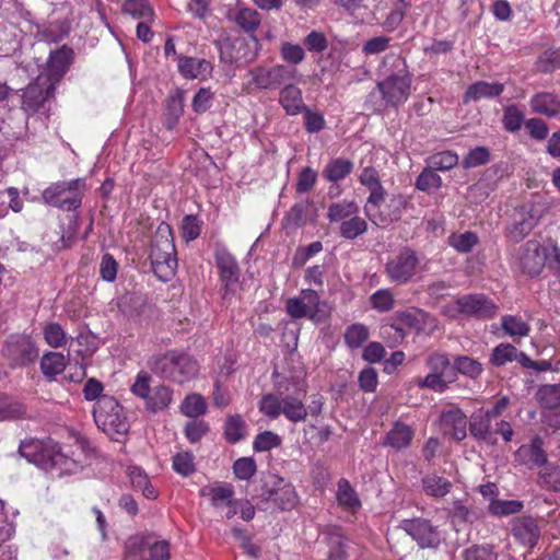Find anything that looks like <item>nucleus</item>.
<instances>
[{"mask_svg": "<svg viewBox=\"0 0 560 560\" xmlns=\"http://www.w3.org/2000/svg\"><path fill=\"white\" fill-rule=\"evenodd\" d=\"M539 483L548 490L560 491V469L548 463L544 465L539 471Z\"/></svg>", "mask_w": 560, "mask_h": 560, "instance_id": "052dcab7", "label": "nucleus"}, {"mask_svg": "<svg viewBox=\"0 0 560 560\" xmlns=\"http://www.w3.org/2000/svg\"><path fill=\"white\" fill-rule=\"evenodd\" d=\"M368 231V223L358 214L343 220L339 226L340 235L346 240H354Z\"/></svg>", "mask_w": 560, "mask_h": 560, "instance_id": "37998d69", "label": "nucleus"}, {"mask_svg": "<svg viewBox=\"0 0 560 560\" xmlns=\"http://www.w3.org/2000/svg\"><path fill=\"white\" fill-rule=\"evenodd\" d=\"M35 465L46 470L58 468L61 471H70L75 467V462L62 453L58 443L49 439L44 442L39 455L35 458Z\"/></svg>", "mask_w": 560, "mask_h": 560, "instance_id": "dca6fc26", "label": "nucleus"}, {"mask_svg": "<svg viewBox=\"0 0 560 560\" xmlns=\"http://www.w3.org/2000/svg\"><path fill=\"white\" fill-rule=\"evenodd\" d=\"M457 311L477 318H491L498 311V306L483 294H467L456 300Z\"/></svg>", "mask_w": 560, "mask_h": 560, "instance_id": "f3484780", "label": "nucleus"}, {"mask_svg": "<svg viewBox=\"0 0 560 560\" xmlns=\"http://www.w3.org/2000/svg\"><path fill=\"white\" fill-rule=\"evenodd\" d=\"M258 407L264 416L277 419L282 413V398L273 394H265L260 398Z\"/></svg>", "mask_w": 560, "mask_h": 560, "instance_id": "6e6d98bb", "label": "nucleus"}, {"mask_svg": "<svg viewBox=\"0 0 560 560\" xmlns=\"http://www.w3.org/2000/svg\"><path fill=\"white\" fill-rule=\"evenodd\" d=\"M230 20L246 33H254L259 28L261 23L259 12L249 7H237L236 10L230 14Z\"/></svg>", "mask_w": 560, "mask_h": 560, "instance_id": "c85d7f7f", "label": "nucleus"}, {"mask_svg": "<svg viewBox=\"0 0 560 560\" xmlns=\"http://www.w3.org/2000/svg\"><path fill=\"white\" fill-rule=\"evenodd\" d=\"M370 337L369 328L360 323H355L346 328L343 338L345 343L350 349H359Z\"/></svg>", "mask_w": 560, "mask_h": 560, "instance_id": "a18cd8bd", "label": "nucleus"}, {"mask_svg": "<svg viewBox=\"0 0 560 560\" xmlns=\"http://www.w3.org/2000/svg\"><path fill=\"white\" fill-rule=\"evenodd\" d=\"M381 80L376 89L382 95L383 103L374 107L375 112H382L385 107L397 108L406 103L411 94L412 73L406 59L395 52L384 56L378 68Z\"/></svg>", "mask_w": 560, "mask_h": 560, "instance_id": "f257e3e1", "label": "nucleus"}, {"mask_svg": "<svg viewBox=\"0 0 560 560\" xmlns=\"http://www.w3.org/2000/svg\"><path fill=\"white\" fill-rule=\"evenodd\" d=\"M406 11L407 3L404 0H397L383 22V27L388 32L396 30L402 22Z\"/></svg>", "mask_w": 560, "mask_h": 560, "instance_id": "e2e57ef3", "label": "nucleus"}, {"mask_svg": "<svg viewBox=\"0 0 560 560\" xmlns=\"http://www.w3.org/2000/svg\"><path fill=\"white\" fill-rule=\"evenodd\" d=\"M501 326L504 332L512 337H525L529 334V326L520 317L505 315L501 319Z\"/></svg>", "mask_w": 560, "mask_h": 560, "instance_id": "3c124183", "label": "nucleus"}, {"mask_svg": "<svg viewBox=\"0 0 560 560\" xmlns=\"http://www.w3.org/2000/svg\"><path fill=\"white\" fill-rule=\"evenodd\" d=\"M214 258L219 269L222 299L231 301L241 291L238 264L226 247L220 244L215 245Z\"/></svg>", "mask_w": 560, "mask_h": 560, "instance_id": "0eeeda50", "label": "nucleus"}, {"mask_svg": "<svg viewBox=\"0 0 560 560\" xmlns=\"http://www.w3.org/2000/svg\"><path fill=\"white\" fill-rule=\"evenodd\" d=\"M43 335L45 341L51 348L63 347L67 342V335L58 323H48L44 326Z\"/></svg>", "mask_w": 560, "mask_h": 560, "instance_id": "4d7b16f0", "label": "nucleus"}, {"mask_svg": "<svg viewBox=\"0 0 560 560\" xmlns=\"http://www.w3.org/2000/svg\"><path fill=\"white\" fill-rule=\"evenodd\" d=\"M151 535L136 534L130 536L124 545V555L127 558L139 556L145 548H148Z\"/></svg>", "mask_w": 560, "mask_h": 560, "instance_id": "bf43d9fd", "label": "nucleus"}, {"mask_svg": "<svg viewBox=\"0 0 560 560\" xmlns=\"http://www.w3.org/2000/svg\"><path fill=\"white\" fill-rule=\"evenodd\" d=\"M479 513L475 510L469 509L462 501L456 500L453 502L452 509V521L454 524L457 523H474L478 520Z\"/></svg>", "mask_w": 560, "mask_h": 560, "instance_id": "774afa93", "label": "nucleus"}, {"mask_svg": "<svg viewBox=\"0 0 560 560\" xmlns=\"http://www.w3.org/2000/svg\"><path fill=\"white\" fill-rule=\"evenodd\" d=\"M337 500L340 505L352 511L361 506L357 492L347 479H340L338 482Z\"/></svg>", "mask_w": 560, "mask_h": 560, "instance_id": "c03bdc74", "label": "nucleus"}, {"mask_svg": "<svg viewBox=\"0 0 560 560\" xmlns=\"http://www.w3.org/2000/svg\"><path fill=\"white\" fill-rule=\"evenodd\" d=\"M510 535L522 547L533 549L541 536V527L533 516H517L510 522Z\"/></svg>", "mask_w": 560, "mask_h": 560, "instance_id": "2eb2a0df", "label": "nucleus"}, {"mask_svg": "<svg viewBox=\"0 0 560 560\" xmlns=\"http://www.w3.org/2000/svg\"><path fill=\"white\" fill-rule=\"evenodd\" d=\"M504 91V84L494 82L489 83L486 81H479L471 84L465 92L464 102L479 101L481 98H490L499 96Z\"/></svg>", "mask_w": 560, "mask_h": 560, "instance_id": "c756f323", "label": "nucleus"}, {"mask_svg": "<svg viewBox=\"0 0 560 560\" xmlns=\"http://www.w3.org/2000/svg\"><path fill=\"white\" fill-rule=\"evenodd\" d=\"M73 50L68 46L51 51L47 61V67L40 75H47L52 83L58 84L72 62Z\"/></svg>", "mask_w": 560, "mask_h": 560, "instance_id": "412c9836", "label": "nucleus"}, {"mask_svg": "<svg viewBox=\"0 0 560 560\" xmlns=\"http://www.w3.org/2000/svg\"><path fill=\"white\" fill-rule=\"evenodd\" d=\"M93 418L98 429L114 440L116 435H125L129 431V423L122 407L112 396L98 398L93 408Z\"/></svg>", "mask_w": 560, "mask_h": 560, "instance_id": "20e7f679", "label": "nucleus"}, {"mask_svg": "<svg viewBox=\"0 0 560 560\" xmlns=\"http://www.w3.org/2000/svg\"><path fill=\"white\" fill-rule=\"evenodd\" d=\"M185 92L176 90L175 93L168 96L166 104V112L164 114V126L167 129H173L184 112Z\"/></svg>", "mask_w": 560, "mask_h": 560, "instance_id": "2f4dec72", "label": "nucleus"}, {"mask_svg": "<svg viewBox=\"0 0 560 560\" xmlns=\"http://www.w3.org/2000/svg\"><path fill=\"white\" fill-rule=\"evenodd\" d=\"M85 191V178H74L51 184L43 191L42 197L49 206L63 211H73L81 207Z\"/></svg>", "mask_w": 560, "mask_h": 560, "instance_id": "39448f33", "label": "nucleus"}, {"mask_svg": "<svg viewBox=\"0 0 560 560\" xmlns=\"http://www.w3.org/2000/svg\"><path fill=\"white\" fill-rule=\"evenodd\" d=\"M171 402L172 390L168 387L161 385L151 390L149 398L145 400V407L149 410L156 412L167 408Z\"/></svg>", "mask_w": 560, "mask_h": 560, "instance_id": "79ce46f5", "label": "nucleus"}, {"mask_svg": "<svg viewBox=\"0 0 560 560\" xmlns=\"http://www.w3.org/2000/svg\"><path fill=\"white\" fill-rule=\"evenodd\" d=\"M491 421L492 419L487 416L483 410L474 413L469 421V431L471 436L488 444H495L497 439L493 438Z\"/></svg>", "mask_w": 560, "mask_h": 560, "instance_id": "cd10ccee", "label": "nucleus"}, {"mask_svg": "<svg viewBox=\"0 0 560 560\" xmlns=\"http://www.w3.org/2000/svg\"><path fill=\"white\" fill-rule=\"evenodd\" d=\"M198 361L187 352L167 351L153 362L152 370L161 377L185 384L199 373Z\"/></svg>", "mask_w": 560, "mask_h": 560, "instance_id": "f03ea898", "label": "nucleus"}, {"mask_svg": "<svg viewBox=\"0 0 560 560\" xmlns=\"http://www.w3.org/2000/svg\"><path fill=\"white\" fill-rule=\"evenodd\" d=\"M322 544L325 545V557L322 560H348L351 544L340 528L331 527L322 534Z\"/></svg>", "mask_w": 560, "mask_h": 560, "instance_id": "a211bd4d", "label": "nucleus"}, {"mask_svg": "<svg viewBox=\"0 0 560 560\" xmlns=\"http://www.w3.org/2000/svg\"><path fill=\"white\" fill-rule=\"evenodd\" d=\"M413 438L411 428L404 423H395L386 434V444L395 450H401L409 446Z\"/></svg>", "mask_w": 560, "mask_h": 560, "instance_id": "c9c22d12", "label": "nucleus"}, {"mask_svg": "<svg viewBox=\"0 0 560 560\" xmlns=\"http://www.w3.org/2000/svg\"><path fill=\"white\" fill-rule=\"evenodd\" d=\"M279 101L289 115H296L305 108L301 90L292 83L284 85Z\"/></svg>", "mask_w": 560, "mask_h": 560, "instance_id": "473e14b6", "label": "nucleus"}, {"mask_svg": "<svg viewBox=\"0 0 560 560\" xmlns=\"http://www.w3.org/2000/svg\"><path fill=\"white\" fill-rule=\"evenodd\" d=\"M517 359L518 352L514 346L510 343H500L492 350L490 362L492 365L502 366L508 362H512Z\"/></svg>", "mask_w": 560, "mask_h": 560, "instance_id": "864d4df0", "label": "nucleus"}, {"mask_svg": "<svg viewBox=\"0 0 560 560\" xmlns=\"http://www.w3.org/2000/svg\"><path fill=\"white\" fill-rule=\"evenodd\" d=\"M399 527L422 549H436L442 541L439 527L427 518L402 520Z\"/></svg>", "mask_w": 560, "mask_h": 560, "instance_id": "9b49d317", "label": "nucleus"}, {"mask_svg": "<svg viewBox=\"0 0 560 560\" xmlns=\"http://www.w3.org/2000/svg\"><path fill=\"white\" fill-rule=\"evenodd\" d=\"M407 200L402 195L392 196L386 205L385 210L377 211L372 222L378 226H387L400 219L406 209Z\"/></svg>", "mask_w": 560, "mask_h": 560, "instance_id": "a878e982", "label": "nucleus"}, {"mask_svg": "<svg viewBox=\"0 0 560 560\" xmlns=\"http://www.w3.org/2000/svg\"><path fill=\"white\" fill-rule=\"evenodd\" d=\"M529 106L535 114L544 115L549 118L560 114V98L549 92L536 93L529 101Z\"/></svg>", "mask_w": 560, "mask_h": 560, "instance_id": "bb28decb", "label": "nucleus"}, {"mask_svg": "<svg viewBox=\"0 0 560 560\" xmlns=\"http://www.w3.org/2000/svg\"><path fill=\"white\" fill-rule=\"evenodd\" d=\"M525 115L515 105H510L504 108L502 124L505 130L510 132H516L522 128L524 124Z\"/></svg>", "mask_w": 560, "mask_h": 560, "instance_id": "13d9d810", "label": "nucleus"}, {"mask_svg": "<svg viewBox=\"0 0 560 560\" xmlns=\"http://www.w3.org/2000/svg\"><path fill=\"white\" fill-rule=\"evenodd\" d=\"M441 424L445 434H448L456 441H463L467 436V417L462 409L452 407L442 411Z\"/></svg>", "mask_w": 560, "mask_h": 560, "instance_id": "4be33fe9", "label": "nucleus"}, {"mask_svg": "<svg viewBox=\"0 0 560 560\" xmlns=\"http://www.w3.org/2000/svg\"><path fill=\"white\" fill-rule=\"evenodd\" d=\"M254 84L259 89H277L296 80L298 70L292 66L277 65L271 68L257 67L250 70Z\"/></svg>", "mask_w": 560, "mask_h": 560, "instance_id": "ddd939ff", "label": "nucleus"}, {"mask_svg": "<svg viewBox=\"0 0 560 560\" xmlns=\"http://www.w3.org/2000/svg\"><path fill=\"white\" fill-rule=\"evenodd\" d=\"M56 85L47 75L38 74L23 92L22 109L27 115L38 113L45 103L52 97Z\"/></svg>", "mask_w": 560, "mask_h": 560, "instance_id": "f8f14e48", "label": "nucleus"}, {"mask_svg": "<svg viewBox=\"0 0 560 560\" xmlns=\"http://www.w3.org/2000/svg\"><path fill=\"white\" fill-rule=\"evenodd\" d=\"M177 67L186 79H205L212 71L210 61L195 57H177Z\"/></svg>", "mask_w": 560, "mask_h": 560, "instance_id": "393cba45", "label": "nucleus"}, {"mask_svg": "<svg viewBox=\"0 0 560 560\" xmlns=\"http://www.w3.org/2000/svg\"><path fill=\"white\" fill-rule=\"evenodd\" d=\"M370 303L377 312L385 313L394 308L395 300L390 290L380 289L370 296Z\"/></svg>", "mask_w": 560, "mask_h": 560, "instance_id": "680f3d73", "label": "nucleus"}, {"mask_svg": "<svg viewBox=\"0 0 560 560\" xmlns=\"http://www.w3.org/2000/svg\"><path fill=\"white\" fill-rule=\"evenodd\" d=\"M293 423L303 422L307 419L308 409L304 402L295 396L287 395L282 398V413Z\"/></svg>", "mask_w": 560, "mask_h": 560, "instance_id": "72a5a7b5", "label": "nucleus"}, {"mask_svg": "<svg viewBox=\"0 0 560 560\" xmlns=\"http://www.w3.org/2000/svg\"><path fill=\"white\" fill-rule=\"evenodd\" d=\"M537 223L538 217L533 210L521 208L514 213L513 223L509 228L508 235L513 242L518 243L530 233Z\"/></svg>", "mask_w": 560, "mask_h": 560, "instance_id": "5701e85b", "label": "nucleus"}, {"mask_svg": "<svg viewBox=\"0 0 560 560\" xmlns=\"http://www.w3.org/2000/svg\"><path fill=\"white\" fill-rule=\"evenodd\" d=\"M285 310L294 319L310 318L314 323H320L328 316L326 303L312 289L302 290L299 296L289 299Z\"/></svg>", "mask_w": 560, "mask_h": 560, "instance_id": "6e6552de", "label": "nucleus"}, {"mask_svg": "<svg viewBox=\"0 0 560 560\" xmlns=\"http://www.w3.org/2000/svg\"><path fill=\"white\" fill-rule=\"evenodd\" d=\"M422 487L427 495L440 499L450 493L452 482L444 477L431 474L422 478Z\"/></svg>", "mask_w": 560, "mask_h": 560, "instance_id": "f704fd0d", "label": "nucleus"}, {"mask_svg": "<svg viewBox=\"0 0 560 560\" xmlns=\"http://www.w3.org/2000/svg\"><path fill=\"white\" fill-rule=\"evenodd\" d=\"M246 424L241 416L228 417L224 425V435L230 443H237L245 436Z\"/></svg>", "mask_w": 560, "mask_h": 560, "instance_id": "09e8293b", "label": "nucleus"}, {"mask_svg": "<svg viewBox=\"0 0 560 560\" xmlns=\"http://www.w3.org/2000/svg\"><path fill=\"white\" fill-rule=\"evenodd\" d=\"M427 316L421 310L399 311L394 314L392 320L402 330L409 332L410 329L419 330L421 322Z\"/></svg>", "mask_w": 560, "mask_h": 560, "instance_id": "4c0bfd02", "label": "nucleus"}, {"mask_svg": "<svg viewBox=\"0 0 560 560\" xmlns=\"http://www.w3.org/2000/svg\"><path fill=\"white\" fill-rule=\"evenodd\" d=\"M260 497L266 502H271L282 511L292 510L298 504V494L294 487L283 478L273 477L272 485H265Z\"/></svg>", "mask_w": 560, "mask_h": 560, "instance_id": "4468645a", "label": "nucleus"}, {"mask_svg": "<svg viewBox=\"0 0 560 560\" xmlns=\"http://www.w3.org/2000/svg\"><path fill=\"white\" fill-rule=\"evenodd\" d=\"M542 444V439L535 436L529 444L521 445L514 454L515 462L527 466L529 469L542 467L548 462Z\"/></svg>", "mask_w": 560, "mask_h": 560, "instance_id": "aec40b11", "label": "nucleus"}, {"mask_svg": "<svg viewBox=\"0 0 560 560\" xmlns=\"http://www.w3.org/2000/svg\"><path fill=\"white\" fill-rule=\"evenodd\" d=\"M454 364L459 373L472 378L478 377L482 372L481 363L466 355L457 357Z\"/></svg>", "mask_w": 560, "mask_h": 560, "instance_id": "69168bd1", "label": "nucleus"}, {"mask_svg": "<svg viewBox=\"0 0 560 560\" xmlns=\"http://www.w3.org/2000/svg\"><path fill=\"white\" fill-rule=\"evenodd\" d=\"M536 399L544 408L560 407V384L541 385L536 392Z\"/></svg>", "mask_w": 560, "mask_h": 560, "instance_id": "ea45409f", "label": "nucleus"}, {"mask_svg": "<svg viewBox=\"0 0 560 560\" xmlns=\"http://www.w3.org/2000/svg\"><path fill=\"white\" fill-rule=\"evenodd\" d=\"M523 508V502L518 500H492L489 512L494 516H508L520 513Z\"/></svg>", "mask_w": 560, "mask_h": 560, "instance_id": "8fccbe9b", "label": "nucleus"}, {"mask_svg": "<svg viewBox=\"0 0 560 560\" xmlns=\"http://www.w3.org/2000/svg\"><path fill=\"white\" fill-rule=\"evenodd\" d=\"M380 335L389 347H396L404 341L408 331L402 330L392 322L381 327Z\"/></svg>", "mask_w": 560, "mask_h": 560, "instance_id": "0e129e2a", "label": "nucleus"}, {"mask_svg": "<svg viewBox=\"0 0 560 560\" xmlns=\"http://www.w3.org/2000/svg\"><path fill=\"white\" fill-rule=\"evenodd\" d=\"M174 470L184 476L188 477L195 472L196 467L194 463V455L190 452H182L173 457Z\"/></svg>", "mask_w": 560, "mask_h": 560, "instance_id": "338daca9", "label": "nucleus"}, {"mask_svg": "<svg viewBox=\"0 0 560 560\" xmlns=\"http://www.w3.org/2000/svg\"><path fill=\"white\" fill-rule=\"evenodd\" d=\"M68 359L60 352H47L40 360V369L43 374L48 378H54L56 375L63 372Z\"/></svg>", "mask_w": 560, "mask_h": 560, "instance_id": "e433bc0d", "label": "nucleus"}, {"mask_svg": "<svg viewBox=\"0 0 560 560\" xmlns=\"http://www.w3.org/2000/svg\"><path fill=\"white\" fill-rule=\"evenodd\" d=\"M458 155L453 151H442L430 155L427 164L435 171H450L458 164Z\"/></svg>", "mask_w": 560, "mask_h": 560, "instance_id": "49530a36", "label": "nucleus"}, {"mask_svg": "<svg viewBox=\"0 0 560 560\" xmlns=\"http://www.w3.org/2000/svg\"><path fill=\"white\" fill-rule=\"evenodd\" d=\"M464 560H498V552L491 544L472 545L463 552Z\"/></svg>", "mask_w": 560, "mask_h": 560, "instance_id": "5fc2aeb1", "label": "nucleus"}, {"mask_svg": "<svg viewBox=\"0 0 560 560\" xmlns=\"http://www.w3.org/2000/svg\"><path fill=\"white\" fill-rule=\"evenodd\" d=\"M150 259L153 272L162 281H168L177 268L175 245L168 224L162 223L152 240Z\"/></svg>", "mask_w": 560, "mask_h": 560, "instance_id": "7ed1b4c3", "label": "nucleus"}, {"mask_svg": "<svg viewBox=\"0 0 560 560\" xmlns=\"http://www.w3.org/2000/svg\"><path fill=\"white\" fill-rule=\"evenodd\" d=\"M352 161L343 158L332 159L323 170V177L329 183H338L345 179L353 171Z\"/></svg>", "mask_w": 560, "mask_h": 560, "instance_id": "7c9ffc66", "label": "nucleus"}, {"mask_svg": "<svg viewBox=\"0 0 560 560\" xmlns=\"http://www.w3.org/2000/svg\"><path fill=\"white\" fill-rule=\"evenodd\" d=\"M419 264L417 253L409 247H404L387 260L385 272L392 282L406 284L416 276Z\"/></svg>", "mask_w": 560, "mask_h": 560, "instance_id": "9d476101", "label": "nucleus"}, {"mask_svg": "<svg viewBox=\"0 0 560 560\" xmlns=\"http://www.w3.org/2000/svg\"><path fill=\"white\" fill-rule=\"evenodd\" d=\"M442 178L435 173L434 168L429 165L423 168L416 179V188L421 191H430L431 189H439L442 187Z\"/></svg>", "mask_w": 560, "mask_h": 560, "instance_id": "603ef678", "label": "nucleus"}, {"mask_svg": "<svg viewBox=\"0 0 560 560\" xmlns=\"http://www.w3.org/2000/svg\"><path fill=\"white\" fill-rule=\"evenodd\" d=\"M1 354L11 368H21L35 362L38 349L31 337L13 335L3 343Z\"/></svg>", "mask_w": 560, "mask_h": 560, "instance_id": "1a4fd4ad", "label": "nucleus"}, {"mask_svg": "<svg viewBox=\"0 0 560 560\" xmlns=\"http://www.w3.org/2000/svg\"><path fill=\"white\" fill-rule=\"evenodd\" d=\"M122 11L137 20L153 21L154 12L148 0H125Z\"/></svg>", "mask_w": 560, "mask_h": 560, "instance_id": "a19ab883", "label": "nucleus"}, {"mask_svg": "<svg viewBox=\"0 0 560 560\" xmlns=\"http://www.w3.org/2000/svg\"><path fill=\"white\" fill-rule=\"evenodd\" d=\"M180 411L189 418H198L207 411V405L200 394H190L183 400Z\"/></svg>", "mask_w": 560, "mask_h": 560, "instance_id": "de8ad7c7", "label": "nucleus"}, {"mask_svg": "<svg viewBox=\"0 0 560 560\" xmlns=\"http://www.w3.org/2000/svg\"><path fill=\"white\" fill-rule=\"evenodd\" d=\"M546 256L537 241H528L520 255L518 267L529 277L538 276L545 266Z\"/></svg>", "mask_w": 560, "mask_h": 560, "instance_id": "6ab92c4d", "label": "nucleus"}, {"mask_svg": "<svg viewBox=\"0 0 560 560\" xmlns=\"http://www.w3.org/2000/svg\"><path fill=\"white\" fill-rule=\"evenodd\" d=\"M201 497H209L211 505L219 509L223 506L232 508L234 500V488L226 482H214L202 487L199 491Z\"/></svg>", "mask_w": 560, "mask_h": 560, "instance_id": "b1692460", "label": "nucleus"}, {"mask_svg": "<svg viewBox=\"0 0 560 560\" xmlns=\"http://www.w3.org/2000/svg\"><path fill=\"white\" fill-rule=\"evenodd\" d=\"M220 60L230 65H243L253 61L257 57L259 42L256 37L247 39L240 35L222 33L214 42Z\"/></svg>", "mask_w": 560, "mask_h": 560, "instance_id": "423d86ee", "label": "nucleus"}, {"mask_svg": "<svg viewBox=\"0 0 560 560\" xmlns=\"http://www.w3.org/2000/svg\"><path fill=\"white\" fill-rule=\"evenodd\" d=\"M359 213V207L354 201L342 200L328 207L327 219L330 223L342 222Z\"/></svg>", "mask_w": 560, "mask_h": 560, "instance_id": "58836bf2", "label": "nucleus"}]
</instances>
